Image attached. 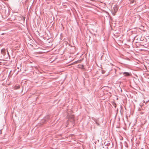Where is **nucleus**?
I'll use <instances>...</instances> for the list:
<instances>
[{
  "label": "nucleus",
  "mask_w": 149,
  "mask_h": 149,
  "mask_svg": "<svg viewBox=\"0 0 149 149\" xmlns=\"http://www.w3.org/2000/svg\"><path fill=\"white\" fill-rule=\"evenodd\" d=\"M118 10V6L116 5H115L113 7V9L112 10V12L113 15H115V14L117 11Z\"/></svg>",
  "instance_id": "1"
},
{
  "label": "nucleus",
  "mask_w": 149,
  "mask_h": 149,
  "mask_svg": "<svg viewBox=\"0 0 149 149\" xmlns=\"http://www.w3.org/2000/svg\"><path fill=\"white\" fill-rule=\"evenodd\" d=\"M123 74L124 75L125 77H128L131 75V73L128 72H124L123 73Z\"/></svg>",
  "instance_id": "2"
},
{
  "label": "nucleus",
  "mask_w": 149,
  "mask_h": 149,
  "mask_svg": "<svg viewBox=\"0 0 149 149\" xmlns=\"http://www.w3.org/2000/svg\"><path fill=\"white\" fill-rule=\"evenodd\" d=\"M5 49H2L1 50V53L2 54H4L5 53Z\"/></svg>",
  "instance_id": "3"
},
{
  "label": "nucleus",
  "mask_w": 149,
  "mask_h": 149,
  "mask_svg": "<svg viewBox=\"0 0 149 149\" xmlns=\"http://www.w3.org/2000/svg\"><path fill=\"white\" fill-rule=\"evenodd\" d=\"M130 2L131 3H134V0H130Z\"/></svg>",
  "instance_id": "4"
},
{
  "label": "nucleus",
  "mask_w": 149,
  "mask_h": 149,
  "mask_svg": "<svg viewBox=\"0 0 149 149\" xmlns=\"http://www.w3.org/2000/svg\"><path fill=\"white\" fill-rule=\"evenodd\" d=\"M19 87H19V86H17V88H19Z\"/></svg>",
  "instance_id": "5"
}]
</instances>
